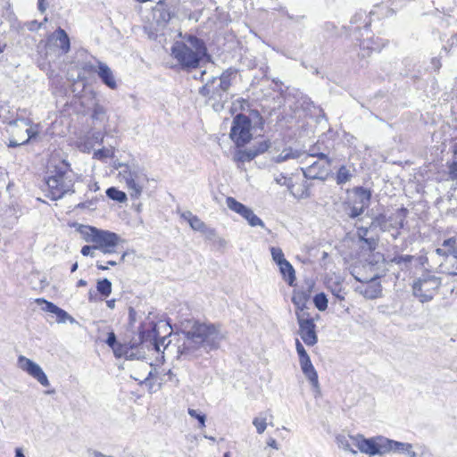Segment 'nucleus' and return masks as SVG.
<instances>
[{"instance_id": "obj_30", "label": "nucleus", "mask_w": 457, "mask_h": 457, "mask_svg": "<svg viewBox=\"0 0 457 457\" xmlns=\"http://www.w3.org/2000/svg\"><path fill=\"white\" fill-rule=\"evenodd\" d=\"M352 177L351 170L346 166H341L337 174V183L338 185L345 184L351 180Z\"/></svg>"}, {"instance_id": "obj_62", "label": "nucleus", "mask_w": 457, "mask_h": 457, "mask_svg": "<svg viewBox=\"0 0 457 457\" xmlns=\"http://www.w3.org/2000/svg\"><path fill=\"white\" fill-rule=\"evenodd\" d=\"M78 287H85L87 286V281L84 279H79L77 284Z\"/></svg>"}, {"instance_id": "obj_56", "label": "nucleus", "mask_w": 457, "mask_h": 457, "mask_svg": "<svg viewBox=\"0 0 457 457\" xmlns=\"http://www.w3.org/2000/svg\"><path fill=\"white\" fill-rule=\"evenodd\" d=\"M115 303H116L115 299L107 300L106 301V305L110 309H114L115 308Z\"/></svg>"}, {"instance_id": "obj_39", "label": "nucleus", "mask_w": 457, "mask_h": 457, "mask_svg": "<svg viewBox=\"0 0 457 457\" xmlns=\"http://www.w3.org/2000/svg\"><path fill=\"white\" fill-rule=\"evenodd\" d=\"M112 154H113L112 150L107 149V148H102L94 153V157L98 160L104 161L107 158L112 157Z\"/></svg>"}, {"instance_id": "obj_19", "label": "nucleus", "mask_w": 457, "mask_h": 457, "mask_svg": "<svg viewBox=\"0 0 457 457\" xmlns=\"http://www.w3.org/2000/svg\"><path fill=\"white\" fill-rule=\"evenodd\" d=\"M49 41H54V45L61 49L62 54H67L71 48V43L68 34L62 28H58L48 38Z\"/></svg>"}, {"instance_id": "obj_10", "label": "nucleus", "mask_w": 457, "mask_h": 457, "mask_svg": "<svg viewBox=\"0 0 457 457\" xmlns=\"http://www.w3.org/2000/svg\"><path fill=\"white\" fill-rule=\"evenodd\" d=\"M252 122L244 114H237L230 129V137L237 147L244 146L252 139Z\"/></svg>"}, {"instance_id": "obj_13", "label": "nucleus", "mask_w": 457, "mask_h": 457, "mask_svg": "<svg viewBox=\"0 0 457 457\" xmlns=\"http://www.w3.org/2000/svg\"><path fill=\"white\" fill-rule=\"evenodd\" d=\"M18 366L21 370L27 372L33 378L37 379L42 386H48L50 385L49 380L42 368L32 360L23 355H20L18 357Z\"/></svg>"}, {"instance_id": "obj_1", "label": "nucleus", "mask_w": 457, "mask_h": 457, "mask_svg": "<svg viewBox=\"0 0 457 457\" xmlns=\"http://www.w3.org/2000/svg\"><path fill=\"white\" fill-rule=\"evenodd\" d=\"M224 338L225 335L219 326L195 322L191 328L185 332V341L179 347V352L185 358H197L219 349Z\"/></svg>"}, {"instance_id": "obj_26", "label": "nucleus", "mask_w": 457, "mask_h": 457, "mask_svg": "<svg viewBox=\"0 0 457 457\" xmlns=\"http://www.w3.org/2000/svg\"><path fill=\"white\" fill-rule=\"evenodd\" d=\"M268 416H270V419L273 418L272 414L270 412V411H267L265 412H261L259 416L255 417L253 420V425L255 427L256 431L258 434H262L268 426Z\"/></svg>"}, {"instance_id": "obj_61", "label": "nucleus", "mask_w": 457, "mask_h": 457, "mask_svg": "<svg viewBox=\"0 0 457 457\" xmlns=\"http://www.w3.org/2000/svg\"><path fill=\"white\" fill-rule=\"evenodd\" d=\"M333 294L340 300H343L344 299V296L340 295V290L338 291H335L333 290Z\"/></svg>"}, {"instance_id": "obj_64", "label": "nucleus", "mask_w": 457, "mask_h": 457, "mask_svg": "<svg viewBox=\"0 0 457 457\" xmlns=\"http://www.w3.org/2000/svg\"><path fill=\"white\" fill-rule=\"evenodd\" d=\"M77 269H78V262H75L74 264H72L71 271L74 272L77 270Z\"/></svg>"}, {"instance_id": "obj_7", "label": "nucleus", "mask_w": 457, "mask_h": 457, "mask_svg": "<svg viewBox=\"0 0 457 457\" xmlns=\"http://www.w3.org/2000/svg\"><path fill=\"white\" fill-rule=\"evenodd\" d=\"M8 132L10 133L9 147L26 145L38 134L37 128L30 126V121L28 119L11 121Z\"/></svg>"}, {"instance_id": "obj_2", "label": "nucleus", "mask_w": 457, "mask_h": 457, "mask_svg": "<svg viewBox=\"0 0 457 457\" xmlns=\"http://www.w3.org/2000/svg\"><path fill=\"white\" fill-rule=\"evenodd\" d=\"M171 46V56L182 70L196 69L207 54V48L203 39L192 34L182 35Z\"/></svg>"}, {"instance_id": "obj_58", "label": "nucleus", "mask_w": 457, "mask_h": 457, "mask_svg": "<svg viewBox=\"0 0 457 457\" xmlns=\"http://www.w3.org/2000/svg\"><path fill=\"white\" fill-rule=\"evenodd\" d=\"M94 456H95V457H114V456H112V455H105V454H104L103 453L98 452V451H96V452L94 453Z\"/></svg>"}, {"instance_id": "obj_47", "label": "nucleus", "mask_w": 457, "mask_h": 457, "mask_svg": "<svg viewBox=\"0 0 457 457\" xmlns=\"http://www.w3.org/2000/svg\"><path fill=\"white\" fill-rule=\"evenodd\" d=\"M43 26V22H37V21H32L28 23L27 28L30 31H37Z\"/></svg>"}, {"instance_id": "obj_29", "label": "nucleus", "mask_w": 457, "mask_h": 457, "mask_svg": "<svg viewBox=\"0 0 457 457\" xmlns=\"http://www.w3.org/2000/svg\"><path fill=\"white\" fill-rule=\"evenodd\" d=\"M257 155L258 152H254L253 149L237 150L234 155V160L241 162H250Z\"/></svg>"}, {"instance_id": "obj_48", "label": "nucleus", "mask_w": 457, "mask_h": 457, "mask_svg": "<svg viewBox=\"0 0 457 457\" xmlns=\"http://www.w3.org/2000/svg\"><path fill=\"white\" fill-rule=\"evenodd\" d=\"M369 229L364 227L357 228V237H359L360 241H363L367 235H368Z\"/></svg>"}, {"instance_id": "obj_53", "label": "nucleus", "mask_w": 457, "mask_h": 457, "mask_svg": "<svg viewBox=\"0 0 457 457\" xmlns=\"http://www.w3.org/2000/svg\"><path fill=\"white\" fill-rule=\"evenodd\" d=\"M181 217L184 220H187V222L189 223V221L191 220V218H194L195 215L191 212L187 211V212H183L181 214Z\"/></svg>"}, {"instance_id": "obj_16", "label": "nucleus", "mask_w": 457, "mask_h": 457, "mask_svg": "<svg viewBox=\"0 0 457 457\" xmlns=\"http://www.w3.org/2000/svg\"><path fill=\"white\" fill-rule=\"evenodd\" d=\"M275 181L278 185L287 186L290 193L295 197L307 198L310 196L309 185L306 182H304L301 187L295 188V186L292 183V179L283 175H279L278 177L275 178Z\"/></svg>"}, {"instance_id": "obj_6", "label": "nucleus", "mask_w": 457, "mask_h": 457, "mask_svg": "<svg viewBox=\"0 0 457 457\" xmlns=\"http://www.w3.org/2000/svg\"><path fill=\"white\" fill-rule=\"evenodd\" d=\"M123 168L120 172L126 185L129 190V195L133 199H138L143 192L145 185L148 182V178L144 170L137 165L121 164Z\"/></svg>"}, {"instance_id": "obj_8", "label": "nucleus", "mask_w": 457, "mask_h": 457, "mask_svg": "<svg viewBox=\"0 0 457 457\" xmlns=\"http://www.w3.org/2000/svg\"><path fill=\"white\" fill-rule=\"evenodd\" d=\"M441 284L440 278L429 273L422 274L413 281V295L421 303L429 302L434 298Z\"/></svg>"}, {"instance_id": "obj_43", "label": "nucleus", "mask_w": 457, "mask_h": 457, "mask_svg": "<svg viewBox=\"0 0 457 457\" xmlns=\"http://www.w3.org/2000/svg\"><path fill=\"white\" fill-rule=\"evenodd\" d=\"M449 178L453 181H457V161L449 165Z\"/></svg>"}, {"instance_id": "obj_37", "label": "nucleus", "mask_w": 457, "mask_h": 457, "mask_svg": "<svg viewBox=\"0 0 457 457\" xmlns=\"http://www.w3.org/2000/svg\"><path fill=\"white\" fill-rule=\"evenodd\" d=\"M105 343L113 350L114 354H118V347H121V345L119 344L116 340V336L113 331L108 333V337L105 340Z\"/></svg>"}, {"instance_id": "obj_57", "label": "nucleus", "mask_w": 457, "mask_h": 457, "mask_svg": "<svg viewBox=\"0 0 457 457\" xmlns=\"http://www.w3.org/2000/svg\"><path fill=\"white\" fill-rule=\"evenodd\" d=\"M303 345H302V343L300 342L299 339H295V349H296V352L300 351V349H303Z\"/></svg>"}, {"instance_id": "obj_49", "label": "nucleus", "mask_w": 457, "mask_h": 457, "mask_svg": "<svg viewBox=\"0 0 457 457\" xmlns=\"http://www.w3.org/2000/svg\"><path fill=\"white\" fill-rule=\"evenodd\" d=\"M115 247L116 246H102L97 249L100 250L104 253H112L115 252Z\"/></svg>"}, {"instance_id": "obj_4", "label": "nucleus", "mask_w": 457, "mask_h": 457, "mask_svg": "<svg viewBox=\"0 0 457 457\" xmlns=\"http://www.w3.org/2000/svg\"><path fill=\"white\" fill-rule=\"evenodd\" d=\"M46 179L49 189V196L52 200H58L67 193H73V181L71 178L70 166L65 162H61L54 170H50Z\"/></svg>"}, {"instance_id": "obj_22", "label": "nucleus", "mask_w": 457, "mask_h": 457, "mask_svg": "<svg viewBox=\"0 0 457 457\" xmlns=\"http://www.w3.org/2000/svg\"><path fill=\"white\" fill-rule=\"evenodd\" d=\"M356 448L361 453L376 455V437L365 438L357 435Z\"/></svg>"}, {"instance_id": "obj_21", "label": "nucleus", "mask_w": 457, "mask_h": 457, "mask_svg": "<svg viewBox=\"0 0 457 457\" xmlns=\"http://www.w3.org/2000/svg\"><path fill=\"white\" fill-rule=\"evenodd\" d=\"M356 441L357 435L350 436L345 434H339L336 436V442L338 447L343 449L344 451L350 452L353 454L357 453V450H355Z\"/></svg>"}, {"instance_id": "obj_34", "label": "nucleus", "mask_w": 457, "mask_h": 457, "mask_svg": "<svg viewBox=\"0 0 457 457\" xmlns=\"http://www.w3.org/2000/svg\"><path fill=\"white\" fill-rule=\"evenodd\" d=\"M154 12L158 23L166 24L171 19V13L166 9L155 8Z\"/></svg>"}, {"instance_id": "obj_23", "label": "nucleus", "mask_w": 457, "mask_h": 457, "mask_svg": "<svg viewBox=\"0 0 457 457\" xmlns=\"http://www.w3.org/2000/svg\"><path fill=\"white\" fill-rule=\"evenodd\" d=\"M397 441L388 439L384 436L376 437V455H383L395 450Z\"/></svg>"}, {"instance_id": "obj_15", "label": "nucleus", "mask_w": 457, "mask_h": 457, "mask_svg": "<svg viewBox=\"0 0 457 457\" xmlns=\"http://www.w3.org/2000/svg\"><path fill=\"white\" fill-rule=\"evenodd\" d=\"M356 197L355 204L349 208L348 215L356 218L363 213L370 200V192L363 187H356L353 191Z\"/></svg>"}, {"instance_id": "obj_51", "label": "nucleus", "mask_w": 457, "mask_h": 457, "mask_svg": "<svg viewBox=\"0 0 457 457\" xmlns=\"http://www.w3.org/2000/svg\"><path fill=\"white\" fill-rule=\"evenodd\" d=\"M46 0H38L37 8L41 13H44L47 9V4L45 3Z\"/></svg>"}, {"instance_id": "obj_12", "label": "nucleus", "mask_w": 457, "mask_h": 457, "mask_svg": "<svg viewBox=\"0 0 457 457\" xmlns=\"http://www.w3.org/2000/svg\"><path fill=\"white\" fill-rule=\"evenodd\" d=\"M226 203L227 206L231 211L238 213L244 219H245L251 227H261L262 228H265L264 222L253 213L252 209L237 202L233 197H228Z\"/></svg>"}, {"instance_id": "obj_38", "label": "nucleus", "mask_w": 457, "mask_h": 457, "mask_svg": "<svg viewBox=\"0 0 457 457\" xmlns=\"http://www.w3.org/2000/svg\"><path fill=\"white\" fill-rule=\"evenodd\" d=\"M57 317V321L60 323H64L67 320L70 322H74V319L64 310L58 307L57 311L54 313Z\"/></svg>"}, {"instance_id": "obj_28", "label": "nucleus", "mask_w": 457, "mask_h": 457, "mask_svg": "<svg viewBox=\"0 0 457 457\" xmlns=\"http://www.w3.org/2000/svg\"><path fill=\"white\" fill-rule=\"evenodd\" d=\"M301 156L300 152L293 150L292 148L284 149L279 154L273 158V161L277 163L286 162L289 159H296Z\"/></svg>"}, {"instance_id": "obj_40", "label": "nucleus", "mask_w": 457, "mask_h": 457, "mask_svg": "<svg viewBox=\"0 0 457 457\" xmlns=\"http://www.w3.org/2000/svg\"><path fill=\"white\" fill-rule=\"evenodd\" d=\"M187 413L189 414L190 417L195 418L199 421V425L201 428H204L205 426L206 416L204 414L199 413L197 412L196 410L190 408L187 410Z\"/></svg>"}, {"instance_id": "obj_52", "label": "nucleus", "mask_w": 457, "mask_h": 457, "mask_svg": "<svg viewBox=\"0 0 457 457\" xmlns=\"http://www.w3.org/2000/svg\"><path fill=\"white\" fill-rule=\"evenodd\" d=\"M297 354H298L299 361L310 358L309 354L307 353V352L304 348L300 349V351L297 352Z\"/></svg>"}, {"instance_id": "obj_5", "label": "nucleus", "mask_w": 457, "mask_h": 457, "mask_svg": "<svg viewBox=\"0 0 457 457\" xmlns=\"http://www.w3.org/2000/svg\"><path fill=\"white\" fill-rule=\"evenodd\" d=\"M303 176L308 179L325 180L330 172L331 160L323 153H312L302 161Z\"/></svg>"}, {"instance_id": "obj_17", "label": "nucleus", "mask_w": 457, "mask_h": 457, "mask_svg": "<svg viewBox=\"0 0 457 457\" xmlns=\"http://www.w3.org/2000/svg\"><path fill=\"white\" fill-rule=\"evenodd\" d=\"M299 364L303 375L309 380L312 387L319 389L320 384L318 373L312 363L311 358L299 361Z\"/></svg>"}, {"instance_id": "obj_32", "label": "nucleus", "mask_w": 457, "mask_h": 457, "mask_svg": "<svg viewBox=\"0 0 457 457\" xmlns=\"http://www.w3.org/2000/svg\"><path fill=\"white\" fill-rule=\"evenodd\" d=\"M106 195L112 200L117 201L119 203H124L127 200L126 194L113 187H109L106 190Z\"/></svg>"}, {"instance_id": "obj_60", "label": "nucleus", "mask_w": 457, "mask_h": 457, "mask_svg": "<svg viewBox=\"0 0 457 457\" xmlns=\"http://www.w3.org/2000/svg\"><path fill=\"white\" fill-rule=\"evenodd\" d=\"M96 267H97L98 270H105L108 269L107 266L103 265L102 263H99V262L96 263Z\"/></svg>"}, {"instance_id": "obj_9", "label": "nucleus", "mask_w": 457, "mask_h": 457, "mask_svg": "<svg viewBox=\"0 0 457 457\" xmlns=\"http://www.w3.org/2000/svg\"><path fill=\"white\" fill-rule=\"evenodd\" d=\"M80 232L87 242L95 243V247L117 246L121 241L120 237L113 232L100 230L93 227L83 226Z\"/></svg>"}, {"instance_id": "obj_50", "label": "nucleus", "mask_w": 457, "mask_h": 457, "mask_svg": "<svg viewBox=\"0 0 457 457\" xmlns=\"http://www.w3.org/2000/svg\"><path fill=\"white\" fill-rule=\"evenodd\" d=\"M269 148V145L267 142H262L259 145L258 148L254 150V152H258L259 154L264 153Z\"/></svg>"}, {"instance_id": "obj_46", "label": "nucleus", "mask_w": 457, "mask_h": 457, "mask_svg": "<svg viewBox=\"0 0 457 457\" xmlns=\"http://www.w3.org/2000/svg\"><path fill=\"white\" fill-rule=\"evenodd\" d=\"M362 242L367 245L370 251L374 250L377 246V241L372 237H366Z\"/></svg>"}, {"instance_id": "obj_55", "label": "nucleus", "mask_w": 457, "mask_h": 457, "mask_svg": "<svg viewBox=\"0 0 457 457\" xmlns=\"http://www.w3.org/2000/svg\"><path fill=\"white\" fill-rule=\"evenodd\" d=\"M412 256L411 255H404V256H401L398 258V261L397 262H410L411 260H412Z\"/></svg>"}, {"instance_id": "obj_3", "label": "nucleus", "mask_w": 457, "mask_h": 457, "mask_svg": "<svg viewBox=\"0 0 457 457\" xmlns=\"http://www.w3.org/2000/svg\"><path fill=\"white\" fill-rule=\"evenodd\" d=\"M237 71L228 69L220 78H212L204 86H203L199 93L207 97L208 100L213 101V106L220 105L228 101V91L231 86V79L236 77Z\"/></svg>"}, {"instance_id": "obj_18", "label": "nucleus", "mask_w": 457, "mask_h": 457, "mask_svg": "<svg viewBox=\"0 0 457 457\" xmlns=\"http://www.w3.org/2000/svg\"><path fill=\"white\" fill-rule=\"evenodd\" d=\"M96 73L103 81V83L106 85L109 88H117V83L113 72L106 63L99 62Z\"/></svg>"}, {"instance_id": "obj_63", "label": "nucleus", "mask_w": 457, "mask_h": 457, "mask_svg": "<svg viewBox=\"0 0 457 457\" xmlns=\"http://www.w3.org/2000/svg\"><path fill=\"white\" fill-rule=\"evenodd\" d=\"M118 347V354H115L116 356H121L123 354V346L121 345V347Z\"/></svg>"}, {"instance_id": "obj_42", "label": "nucleus", "mask_w": 457, "mask_h": 457, "mask_svg": "<svg viewBox=\"0 0 457 457\" xmlns=\"http://www.w3.org/2000/svg\"><path fill=\"white\" fill-rule=\"evenodd\" d=\"M37 303H43L46 306L43 308V310L48 312H51V313H54L55 311H57L58 309V306H56L55 304H54L53 303H50L46 300H44V299H37Z\"/></svg>"}, {"instance_id": "obj_59", "label": "nucleus", "mask_w": 457, "mask_h": 457, "mask_svg": "<svg viewBox=\"0 0 457 457\" xmlns=\"http://www.w3.org/2000/svg\"><path fill=\"white\" fill-rule=\"evenodd\" d=\"M15 457H25V455L22 453V450L21 448H17L15 450Z\"/></svg>"}, {"instance_id": "obj_14", "label": "nucleus", "mask_w": 457, "mask_h": 457, "mask_svg": "<svg viewBox=\"0 0 457 457\" xmlns=\"http://www.w3.org/2000/svg\"><path fill=\"white\" fill-rule=\"evenodd\" d=\"M443 247H450V258L442 262L440 269L443 273L456 276L457 275V237H449L442 243Z\"/></svg>"}, {"instance_id": "obj_36", "label": "nucleus", "mask_w": 457, "mask_h": 457, "mask_svg": "<svg viewBox=\"0 0 457 457\" xmlns=\"http://www.w3.org/2000/svg\"><path fill=\"white\" fill-rule=\"evenodd\" d=\"M270 250L272 260L277 265H279L287 261L281 248L271 246Z\"/></svg>"}, {"instance_id": "obj_44", "label": "nucleus", "mask_w": 457, "mask_h": 457, "mask_svg": "<svg viewBox=\"0 0 457 457\" xmlns=\"http://www.w3.org/2000/svg\"><path fill=\"white\" fill-rule=\"evenodd\" d=\"M436 253L444 257L443 262H445L447 258H450V247H438L436 249Z\"/></svg>"}, {"instance_id": "obj_20", "label": "nucleus", "mask_w": 457, "mask_h": 457, "mask_svg": "<svg viewBox=\"0 0 457 457\" xmlns=\"http://www.w3.org/2000/svg\"><path fill=\"white\" fill-rule=\"evenodd\" d=\"M357 291L367 299H376L381 295V285L377 279H371L370 283L360 286Z\"/></svg>"}, {"instance_id": "obj_41", "label": "nucleus", "mask_w": 457, "mask_h": 457, "mask_svg": "<svg viewBox=\"0 0 457 457\" xmlns=\"http://www.w3.org/2000/svg\"><path fill=\"white\" fill-rule=\"evenodd\" d=\"M105 114V109L99 104H96L93 108L92 118L94 120H103Z\"/></svg>"}, {"instance_id": "obj_11", "label": "nucleus", "mask_w": 457, "mask_h": 457, "mask_svg": "<svg viewBox=\"0 0 457 457\" xmlns=\"http://www.w3.org/2000/svg\"><path fill=\"white\" fill-rule=\"evenodd\" d=\"M296 320L299 326L298 335L304 344L308 346H313L318 342L316 333V325L312 319L309 318L308 313H296Z\"/></svg>"}, {"instance_id": "obj_25", "label": "nucleus", "mask_w": 457, "mask_h": 457, "mask_svg": "<svg viewBox=\"0 0 457 457\" xmlns=\"http://www.w3.org/2000/svg\"><path fill=\"white\" fill-rule=\"evenodd\" d=\"M278 266L285 281L287 282L289 286H293L295 280V271L291 263L286 261Z\"/></svg>"}, {"instance_id": "obj_54", "label": "nucleus", "mask_w": 457, "mask_h": 457, "mask_svg": "<svg viewBox=\"0 0 457 457\" xmlns=\"http://www.w3.org/2000/svg\"><path fill=\"white\" fill-rule=\"evenodd\" d=\"M267 445L268 446L272 447L273 449H278V445L274 438H269V440L267 441Z\"/></svg>"}, {"instance_id": "obj_31", "label": "nucleus", "mask_w": 457, "mask_h": 457, "mask_svg": "<svg viewBox=\"0 0 457 457\" xmlns=\"http://www.w3.org/2000/svg\"><path fill=\"white\" fill-rule=\"evenodd\" d=\"M96 289L103 296L107 297L112 293V283L107 278L97 281Z\"/></svg>"}, {"instance_id": "obj_27", "label": "nucleus", "mask_w": 457, "mask_h": 457, "mask_svg": "<svg viewBox=\"0 0 457 457\" xmlns=\"http://www.w3.org/2000/svg\"><path fill=\"white\" fill-rule=\"evenodd\" d=\"M189 225L192 228V229L195 231H200L203 233H205L207 235L215 236V230L212 228H208L204 221H202L197 216L195 215L194 218H191V220L189 221Z\"/></svg>"}, {"instance_id": "obj_24", "label": "nucleus", "mask_w": 457, "mask_h": 457, "mask_svg": "<svg viewBox=\"0 0 457 457\" xmlns=\"http://www.w3.org/2000/svg\"><path fill=\"white\" fill-rule=\"evenodd\" d=\"M310 298L309 291H297L292 296V302L296 307L295 314L297 312L307 313L305 312L306 303Z\"/></svg>"}, {"instance_id": "obj_35", "label": "nucleus", "mask_w": 457, "mask_h": 457, "mask_svg": "<svg viewBox=\"0 0 457 457\" xmlns=\"http://www.w3.org/2000/svg\"><path fill=\"white\" fill-rule=\"evenodd\" d=\"M313 303L315 307L320 312L328 308V298L324 293L317 294L313 298Z\"/></svg>"}, {"instance_id": "obj_33", "label": "nucleus", "mask_w": 457, "mask_h": 457, "mask_svg": "<svg viewBox=\"0 0 457 457\" xmlns=\"http://www.w3.org/2000/svg\"><path fill=\"white\" fill-rule=\"evenodd\" d=\"M394 453H406L409 457H418L417 453L412 450V445L409 443L397 442Z\"/></svg>"}, {"instance_id": "obj_45", "label": "nucleus", "mask_w": 457, "mask_h": 457, "mask_svg": "<svg viewBox=\"0 0 457 457\" xmlns=\"http://www.w3.org/2000/svg\"><path fill=\"white\" fill-rule=\"evenodd\" d=\"M96 248L95 247V245H84L82 248H81V253L84 255V256H94V250H96Z\"/></svg>"}]
</instances>
